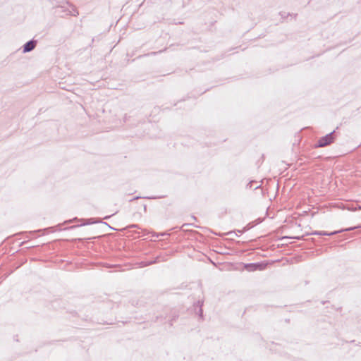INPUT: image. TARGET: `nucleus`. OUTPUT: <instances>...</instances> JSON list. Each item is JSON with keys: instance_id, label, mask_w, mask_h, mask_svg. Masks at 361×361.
Masks as SVG:
<instances>
[{"instance_id": "nucleus-1", "label": "nucleus", "mask_w": 361, "mask_h": 361, "mask_svg": "<svg viewBox=\"0 0 361 361\" xmlns=\"http://www.w3.org/2000/svg\"><path fill=\"white\" fill-rule=\"evenodd\" d=\"M334 142V137L332 134L326 135V136L322 137L319 142L317 147H325Z\"/></svg>"}, {"instance_id": "nucleus-2", "label": "nucleus", "mask_w": 361, "mask_h": 361, "mask_svg": "<svg viewBox=\"0 0 361 361\" xmlns=\"http://www.w3.org/2000/svg\"><path fill=\"white\" fill-rule=\"evenodd\" d=\"M35 42L30 41L24 45V52H28L32 51L35 47Z\"/></svg>"}]
</instances>
